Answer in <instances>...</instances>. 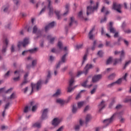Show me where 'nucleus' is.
<instances>
[{"instance_id": "774afa93", "label": "nucleus", "mask_w": 131, "mask_h": 131, "mask_svg": "<svg viewBox=\"0 0 131 131\" xmlns=\"http://www.w3.org/2000/svg\"><path fill=\"white\" fill-rule=\"evenodd\" d=\"M121 52L120 51H115L114 52V54L115 55H118L119 54H120Z\"/></svg>"}, {"instance_id": "a211bd4d", "label": "nucleus", "mask_w": 131, "mask_h": 131, "mask_svg": "<svg viewBox=\"0 0 131 131\" xmlns=\"http://www.w3.org/2000/svg\"><path fill=\"white\" fill-rule=\"evenodd\" d=\"M29 74V73H26L24 76V80L23 82L20 84V86H23V85H25L26 83L28 82V81L27 80V77H28V75Z\"/></svg>"}, {"instance_id": "a878e982", "label": "nucleus", "mask_w": 131, "mask_h": 131, "mask_svg": "<svg viewBox=\"0 0 131 131\" xmlns=\"http://www.w3.org/2000/svg\"><path fill=\"white\" fill-rule=\"evenodd\" d=\"M91 119H92V116L90 114L87 115L85 118L86 124H88V122H89Z\"/></svg>"}, {"instance_id": "49530a36", "label": "nucleus", "mask_w": 131, "mask_h": 131, "mask_svg": "<svg viewBox=\"0 0 131 131\" xmlns=\"http://www.w3.org/2000/svg\"><path fill=\"white\" fill-rule=\"evenodd\" d=\"M74 22V17H71V22L69 24L70 26H71Z\"/></svg>"}, {"instance_id": "393cba45", "label": "nucleus", "mask_w": 131, "mask_h": 131, "mask_svg": "<svg viewBox=\"0 0 131 131\" xmlns=\"http://www.w3.org/2000/svg\"><path fill=\"white\" fill-rule=\"evenodd\" d=\"M94 30H95V27H93L92 28V29L89 32V36L90 39H93V32Z\"/></svg>"}, {"instance_id": "a18cd8bd", "label": "nucleus", "mask_w": 131, "mask_h": 131, "mask_svg": "<svg viewBox=\"0 0 131 131\" xmlns=\"http://www.w3.org/2000/svg\"><path fill=\"white\" fill-rule=\"evenodd\" d=\"M104 54V53H103V51H98L97 55L98 56H99L100 57H103V54Z\"/></svg>"}, {"instance_id": "c85d7f7f", "label": "nucleus", "mask_w": 131, "mask_h": 131, "mask_svg": "<svg viewBox=\"0 0 131 131\" xmlns=\"http://www.w3.org/2000/svg\"><path fill=\"white\" fill-rule=\"evenodd\" d=\"M61 94V90L58 89L56 91V93L53 94V97H58V96H59V95Z\"/></svg>"}, {"instance_id": "7c9ffc66", "label": "nucleus", "mask_w": 131, "mask_h": 131, "mask_svg": "<svg viewBox=\"0 0 131 131\" xmlns=\"http://www.w3.org/2000/svg\"><path fill=\"white\" fill-rule=\"evenodd\" d=\"M57 46L60 51H62V50H63V44L62 43V42L59 41Z\"/></svg>"}, {"instance_id": "de8ad7c7", "label": "nucleus", "mask_w": 131, "mask_h": 131, "mask_svg": "<svg viewBox=\"0 0 131 131\" xmlns=\"http://www.w3.org/2000/svg\"><path fill=\"white\" fill-rule=\"evenodd\" d=\"M124 32H125V33H127V34H129V33H131V30L130 29L124 30Z\"/></svg>"}, {"instance_id": "3c124183", "label": "nucleus", "mask_w": 131, "mask_h": 131, "mask_svg": "<svg viewBox=\"0 0 131 131\" xmlns=\"http://www.w3.org/2000/svg\"><path fill=\"white\" fill-rule=\"evenodd\" d=\"M13 2L16 6H19V3H20V1H19L18 0H13Z\"/></svg>"}, {"instance_id": "f03ea898", "label": "nucleus", "mask_w": 131, "mask_h": 131, "mask_svg": "<svg viewBox=\"0 0 131 131\" xmlns=\"http://www.w3.org/2000/svg\"><path fill=\"white\" fill-rule=\"evenodd\" d=\"M41 84H42V80L41 79H40L36 84H31L32 86V92L30 93V95L32 94V92H33L34 90H36V91H38L40 89H41Z\"/></svg>"}, {"instance_id": "aec40b11", "label": "nucleus", "mask_w": 131, "mask_h": 131, "mask_svg": "<svg viewBox=\"0 0 131 131\" xmlns=\"http://www.w3.org/2000/svg\"><path fill=\"white\" fill-rule=\"evenodd\" d=\"M104 108H105V101H102L101 103L98 105L99 112H101V111H102Z\"/></svg>"}, {"instance_id": "864d4df0", "label": "nucleus", "mask_w": 131, "mask_h": 131, "mask_svg": "<svg viewBox=\"0 0 131 131\" xmlns=\"http://www.w3.org/2000/svg\"><path fill=\"white\" fill-rule=\"evenodd\" d=\"M96 45H97V41H94L93 43V47L92 48V51L95 50V47H96Z\"/></svg>"}, {"instance_id": "b1692460", "label": "nucleus", "mask_w": 131, "mask_h": 131, "mask_svg": "<svg viewBox=\"0 0 131 131\" xmlns=\"http://www.w3.org/2000/svg\"><path fill=\"white\" fill-rule=\"evenodd\" d=\"M50 78H51V71H48V75H47V77L46 78V80L45 82V84H47V83H48V82H49V80H50Z\"/></svg>"}, {"instance_id": "dca6fc26", "label": "nucleus", "mask_w": 131, "mask_h": 131, "mask_svg": "<svg viewBox=\"0 0 131 131\" xmlns=\"http://www.w3.org/2000/svg\"><path fill=\"white\" fill-rule=\"evenodd\" d=\"M102 78V75H97L94 76L92 78V82H97L100 80Z\"/></svg>"}, {"instance_id": "ddd939ff", "label": "nucleus", "mask_w": 131, "mask_h": 131, "mask_svg": "<svg viewBox=\"0 0 131 131\" xmlns=\"http://www.w3.org/2000/svg\"><path fill=\"white\" fill-rule=\"evenodd\" d=\"M22 72H23V71L21 70V71H15L14 72V74H17V77L14 78H13V80H14V81H18V80H19V78H20V75L21 74V73H22Z\"/></svg>"}, {"instance_id": "c756f323", "label": "nucleus", "mask_w": 131, "mask_h": 131, "mask_svg": "<svg viewBox=\"0 0 131 131\" xmlns=\"http://www.w3.org/2000/svg\"><path fill=\"white\" fill-rule=\"evenodd\" d=\"M83 105H84V102H83V101H80V102H78V103H77L78 108L80 109V108H81V107H82V106H83Z\"/></svg>"}, {"instance_id": "4be33fe9", "label": "nucleus", "mask_w": 131, "mask_h": 131, "mask_svg": "<svg viewBox=\"0 0 131 131\" xmlns=\"http://www.w3.org/2000/svg\"><path fill=\"white\" fill-rule=\"evenodd\" d=\"M60 123V119L58 118H54L52 121V125L54 126H57V125Z\"/></svg>"}, {"instance_id": "6e6552de", "label": "nucleus", "mask_w": 131, "mask_h": 131, "mask_svg": "<svg viewBox=\"0 0 131 131\" xmlns=\"http://www.w3.org/2000/svg\"><path fill=\"white\" fill-rule=\"evenodd\" d=\"M67 53H66L62 57H61V61H59L58 64H56L55 68L56 70L58 69V68H60V66L62 63H65L66 61V56H67Z\"/></svg>"}, {"instance_id": "20e7f679", "label": "nucleus", "mask_w": 131, "mask_h": 131, "mask_svg": "<svg viewBox=\"0 0 131 131\" xmlns=\"http://www.w3.org/2000/svg\"><path fill=\"white\" fill-rule=\"evenodd\" d=\"M93 65L92 64H87L85 68H84V70L85 71L84 72H78L77 74V76L78 77L79 76H80V75H81V74H82V73H84L85 75H86V74H88V72H89V69H92V68H93Z\"/></svg>"}, {"instance_id": "f257e3e1", "label": "nucleus", "mask_w": 131, "mask_h": 131, "mask_svg": "<svg viewBox=\"0 0 131 131\" xmlns=\"http://www.w3.org/2000/svg\"><path fill=\"white\" fill-rule=\"evenodd\" d=\"M123 114V112H121L120 113H115V114H113V115L111 117L110 119H107L106 120H104L103 121V123L106 125V126L109 125L112 121H113V120L114 119L115 117H119L121 116Z\"/></svg>"}, {"instance_id": "f704fd0d", "label": "nucleus", "mask_w": 131, "mask_h": 131, "mask_svg": "<svg viewBox=\"0 0 131 131\" xmlns=\"http://www.w3.org/2000/svg\"><path fill=\"white\" fill-rule=\"evenodd\" d=\"M131 63V60H129L127 61H126L124 66V67L123 68V69H125V68H126V67H127V66L130 64Z\"/></svg>"}, {"instance_id": "5701e85b", "label": "nucleus", "mask_w": 131, "mask_h": 131, "mask_svg": "<svg viewBox=\"0 0 131 131\" xmlns=\"http://www.w3.org/2000/svg\"><path fill=\"white\" fill-rule=\"evenodd\" d=\"M42 6H43L44 7L40 11L39 15H41V14H43V13H45V12H46V10H47V5H46V3L43 2L42 3Z\"/></svg>"}, {"instance_id": "5fc2aeb1", "label": "nucleus", "mask_w": 131, "mask_h": 131, "mask_svg": "<svg viewBox=\"0 0 131 131\" xmlns=\"http://www.w3.org/2000/svg\"><path fill=\"white\" fill-rule=\"evenodd\" d=\"M36 65V60H33L32 62V67H34Z\"/></svg>"}, {"instance_id": "423d86ee", "label": "nucleus", "mask_w": 131, "mask_h": 131, "mask_svg": "<svg viewBox=\"0 0 131 131\" xmlns=\"http://www.w3.org/2000/svg\"><path fill=\"white\" fill-rule=\"evenodd\" d=\"M120 59H116L115 60V62H114V65H116L117 63H121L122 61V58H124V55H125V53L124 52V50H122L120 52Z\"/></svg>"}, {"instance_id": "cd10ccee", "label": "nucleus", "mask_w": 131, "mask_h": 131, "mask_svg": "<svg viewBox=\"0 0 131 131\" xmlns=\"http://www.w3.org/2000/svg\"><path fill=\"white\" fill-rule=\"evenodd\" d=\"M51 37H52V36L49 35L48 36V39H50V43H53L55 39H56V38L55 37L51 38Z\"/></svg>"}, {"instance_id": "2f4dec72", "label": "nucleus", "mask_w": 131, "mask_h": 131, "mask_svg": "<svg viewBox=\"0 0 131 131\" xmlns=\"http://www.w3.org/2000/svg\"><path fill=\"white\" fill-rule=\"evenodd\" d=\"M127 75H128L127 73H126L125 74V75H124L122 78H119V79H121V82H122V80H123V79H124V80H125V81H126L127 80L126 79V77H127Z\"/></svg>"}, {"instance_id": "412c9836", "label": "nucleus", "mask_w": 131, "mask_h": 131, "mask_svg": "<svg viewBox=\"0 0 131 131\" xmlns=\"http://www.w3.org/2000/svg\"><path fill=\"white\" fill-rule=\"evenodd\" d=\"M89 81L88 80H86L85 81H84L82 84L81 86H83V88H88V89H90V88H92L93 86V84H90V85H86V83H88V82Z\"/></svg>"}, {"instance_id": "603ef678", "label": "nucleus", "mask_w": 131, "mask_h": 131, "mask_svg": "<svg viewBox=\"0 0 131 131\" xmlns=\"http://www.w3.org/2000/svg\"><path fill=\"white\" fill-rule=\"evenodd\" d=\"M76 49L79 50V49H82V44H80L76 46Z\"/></svg>"}, {"instance_id": "4468645a", "label": "nucleus", "mask_w": 131, "mask_h": 131, "mask_svg": "<svg viewBox=\"0 0 131 131\" xmlns=\"http://www.w3.org/2000/svg\"><path fill=\"white\" fill-rule=\"evenodd\" d=\"M8 42H9V40H8V39H5L4 40H3V43H4V46H3V48L2 49V53H6V51H7V47H8Z\"/></svg>"}, {"instance_id": "9d476101", "label": "nucleus", "mask_w": 131, "mask_h": 131, "mask_svg": "<svg viewBox=\"0 0 131 131\" xmlns=\"http://www.w3.org/2000/svg\"><path fill=\"white\" fill-rule=\"evenodd\" d=\"M113 10H115L118 12V13H121V10L120 9H121V5L120 4H118L116 3H115L113 4Z\"/></svg>"}, {"instance_id": "8fccbe9b", "label": "nucleus", "mask_w": 131, "mask_h": 131, "mask_svg": "<svg viewBox=\"0 0 131 131\" xmlns=\"http://www.w3.org/2000/svg\"><path fill=\"white\" fill-rule=\"evenodd\" d=\"M124 43L127 46V47H128V45H129V42H128V41L125 40V39H123Z\"/></svg>"}, {"instance_id": "39448f33", "label": "nucleus", "mask_w": 131, "mask_h": 131, "mask_svg": "<svg viewBox=\"0 0 131 131\" xmlns=\"http://www.w3.org/2000/svg\"><path fill=\"white\" fill-rule=\"evenodd\" d=\"M98 6H99V3H96V6L95 7H92V6H88L87 7V16H89L90 14H92V13H94V11L95 10H97L98 9Z\"/></svg>"}, {"instance_id": "69168bd1", "label": "nucleus", "mask_w": 131, "mask_h": 131, "mask_svg": "<svg viewBox=\"0 0 131 131\" xmlns=\"http://www.w3.org/2000/svg\"><path fill=\"white\" fill-rule=\"evenodd\" d=\"M80 127V125H76L75 126V129L76 130L79 129Z\"/></svg>"}, {"instance_id": "6e6d98bb", "label": "nucleus", "mask_w": 131, "mask_h": 131, "mask_svg": "<svg viewBox=\"0 0 131 131\" xmlns=\"http://www.w3.org/2000/svg\"><path fill=\"white\" fill-rule=\"evenodd\" d=\"M37 108V106H36V105L33 106V107L32 108V111H33V112H34V111H35V110H36Z\"/></svg>"}, {"instance_id": "473e14b6", "label": "nucleus", "mask_w": 131, "mask_h": 131, "mask_svg": "<svg viewBox=\"0 0 131 131\" xmlns=\"http://www.w3.org/2000/svg\"><path fill=\"white\" fill-rule=\"evenodd\" d=\"M98 88V85H95L93 89L91 91V95H93L96 93V91H97V88Z\"/></svg>"}, {"instance_id": "58836bf2", "label": "nucleus", "mask_w": 131, "mask_h": 131, "mask_svg": "<svg viewBox=\"0 0 131 131\" xmlns=\"http://www.w3.org/2000/svg\"><path fill=\"white\" fill-rule=\"evenodd\" d=\"M112 62V57H110L106 61V65H109V64Z\"/></svg>"}, {"instance_id": "37998d69", "label": "nucleus", "mask_w": 131, "mask_h": 131, "mask_svg": "<svg viewBox=\"0 0 131 131\" xmlns=\"http://www.w3.org/2000/svg\"><path fill=\"white\" fill-rule=\"evenodd\" d=\"M36 51H37V48H35L34 49L29 50V52H30V53H35Z\"/></svg>"}, {"instance_id": "e2e57ef3", "label": "nucleus", "mask_w": 131, "mask_h": 131, "mask_svg": "<svg viewBox=\"0 0 131 131\" xmlns=\"http://www.w3.org/2000/svg\"><path fill=\"white\" fill-rule=\"evenodd\" d=\"M121 107H122V106L120 104H118V105H117L116 106V109H120V108H121Z\"/></svg>"}, {"instance_id": "052dcab7", "label": "nucleus", "mask_w": 131, "mask_h": 131, "mask_svg": "<svg viewBox=\"0 0 131 131\" xmlns=\"http://www.w3.org/2000/svg\"><path fill=\"white\" fill-rule=\"evenodd\" d=\"M5 90H6V88H5L0 89V93H5Z\"/></svg>"}, {"instance_id": "6ab92c4d", "label": "nucleus", "mask_w": 131, "mask_h": 131, "mask_svg": "<svg viewBox=\"0 0 131 131\" xmlns=\"http://www.w3.org/2000/svg\"><path fill=\"white\" fill-rule=\"evenodd\" d=\"M55 26V22L53 21L50 23L48 26L45 27V31H48L49 29H51V28H53Z\"/></svg>"}, {"instance_id": "0e129e2a", "label": "nucleus", "mask_w": 131, "mask_h": 131, "mask_svg": "<svg viewBox=\"0 0 131 131\" xmlns=\"http://www.w3.org/2000/svg\"><path fill=\"white\" fill-rule=\"evenodd\" d=\"M10 75V71H8L6 74L5 75V77H8Z\"/></svg>"}, {"instance_id": "f8f14e48", "label": "nucleus", "mask_w": 131, "mask_h": 131, "mask_svg": "<svg viewBox=\"0 0 131 131\" xmlns=\"http://www.w3.org/2000/svg\"><path fill=\"white\" fill-rule=\"evenodd\" d=\"M33 33H37V37H39V36L41 35V31L37 28L36 26H34L33 28Z\"/></svg>"}, {"instance_id": "e433bc0d", "label": "nucleus", "mask_w": 131, "mask_h": 131, "mask_svg": "<svg viewBox=\"0 0 131 131\" xmlns=\"http://www.w3.org/2000/svg\"><path fill=\"white\" fill-rule=\"evenodd\" d=\"M110 31L111 33H115L116 30L113 27H110Z\"/></svg>"}, {"instance_id": "0eeeda50", "label": "nucleus", "mask_w": 131, "mask_h": 131, "mask_svg": "<svg viewBox=\"0 0 131 131\" xmlns=\"http://www.w3.org/2000/svg\"><path fill=\"white\" fill-rule=\"evenodd\" d=\"M48 9L49 10V16H50V17H52V16L54 15V8H53V6L51 5L52 2L51 0H48Z\"/></svg>"}, {"instance_id": "c03bdc74", "label": "nucleus", "mask_w": 131, "mask_h": 131, "mask_svg": "<svg viewBox=\"0 0 131 131\" xmlns=\"http://www.w3.org/2000/svg\"><path fill=\"white\" fill-rule=\"evenodd\" d=\"M124 102L125 103H127V102H131V96L129 97L128 98H126Z\"/></svg>"}, {"instance_id": "13d9d810", "label": "nucleus", "mask_w": 131, "mask_h": 131, "mask_svg": "<svg viewBox=\"0 0 131 131\" xmlns=\"http://www.w3.org/2000/svg\"><path fill=\"white\" fill-rule=\"evenodd\" d=\"M24 112L25 113H27V112H28V106H26L25 107Z\"/></svg>"}, {"instance_id": "1a4fd4ad", "label": "nucleus", "mask_w": 131, "mask_h": 131, "mask_svg": "<svg viewBox=\"0 0 131 131\" xmlns=\"http://www.w3.org/2000/svg\"><path fill=\"white\" fill-rule=\"evenodd\" d=\"M48 112H49V109L48 108H45L42 110V115L41 117L42 120H45V119H47L48 118Z\"/></svg>"}, {"instance_id": "f3484780", "label": "nucleus", "mask_w": 131, "mask_h": 131, "mask_svg": "<svg viewBox=\"0 0 131 131\" xmlns=\"http://www.w3.org/2000/svg\"><path fill=\"white\" fill-rule=\"evenodd\" d=\"M56 103L60 104L61 106H63V105H65V104H67V103H68V101L64 100L63 99L59 98L56 100Z\"/></svg>"}, {"instance_id": "79ce46f5", "label": "nucleus", "mask_w": 131, "mask_h": 131, "mask_svg": "<svg viewBox=\"0 0 131 131\" xmlns=\"http://www.w3.org/2000/svg\"><path fill=\"white\" fill-rule=\"evenodd\" d=\"M76 111H77V107L74 106V105L73 106L72 108V112L73 113H76Z\"/></svg>"}, {"instance_id": "338daca9", "label": "nucleus", "mask_w": 131, "mask_h": 131, "mask_svg": "<svg viewBox=\"0 0 131 131\" xmlns=\"http://www.w3.org/2000/svg\"><path fill=\"white\" fill-rule=\"evenodd\" d=\"M115 33V34L114 35V37H118V32H115V33Z\"/></svg>"}, {"instance_id": "bf43d9fd", "label": "nucleus", "mask_w": 131, "mask_h": 131, "mask_svg": "<svg viewBox=\"0 0 131 131\" xmlns=\"http://www.w3.org/2000/svg\"><path fill=\"white\" fill-rule=\"evenodd\" d=\"M9 106H10V103H8L7 104H6L5 107V110H7V109L9 108Z\"/></svg>"}, {"instance_id": "a19ab883", "label": "nucleus", "mask_w": 131, "mask_h": 131, "mask_svg": "<svg viewBox=\"0 0 131 131\" xmlns=\"http://www.w3.org/2000/svg\"><path fill=\"white\" fill-rule=\"evenodd\" d=\"M55 13L57 17V19H60V11H55Z\"/></svg>"}, {"instance_id": "7ed1b4c3", "label": "nucleus", "mask_w": 131, "mask_h": 131, "mask_svg": "<svg viewBox=\"0 0 131 131\" xmlns=\"http://www.w3.org/2000/svg\"><path fill=\"white\" fill-rule=\"evenodd\" d=\"M73 83H74V78L72 77L69 81V86L68 88V92L69 93H71V92H72V91H74L75 88L77 86L76 85L72 88Z\"/></svg>"}, {"instance_id": "09e8293b", "label": "nucleus", "mask_w": 131, "mask_h": 131, "mask_svg": "<svg viewBox=\"0 0 131 131\" xmlns=\"http://www.w3.org/2000/svg\"><path fill=\"white\" fill-rule=\"evenodd\" d=\"M106 47H111V48H112V46H111V43L110 41H106Z\"/></svg>"}, {"instance_id": "ea45409f", "label": "nucleus", "mask_w": 131, "mask_h": 131, "mask_svg": "<svg viewBox=\"0 0 131 131\" xmlns=\"http://www.w3.org/2000/svg\"><path fill=\"white\" fill-rule=\"evenodd\" d=\"M115 73H113L111 75H110L109 76H108V79H114V78L115 77Z\"/></svg>"}, {"instance_id": "680f3d73", "label": "nucleus", "mask_w": 131, "mask_h": 131, "mask_svg": "<svg viewBox=\"0 0 131 131\" xmlns=\"http://www.w3.org/2000/svg\"><path fill=\"white\" fill-rule=\"evenodd\" d=\"M89 109H90V106H89V105H87V106L85 107V108H84V112H85L86 111H88V110H89Z\"/></svg>"}, {"instance_id": "bb28decb", "label": "nucleus", "mask_w": 131, "mask_h": 131, "mask_svg": "<svg viewBox=\"0 0 131 131\" xmlns=\"http://www.w3.org/2000/svg\"><path fill=\"white\" fill-rule=\"evenodd\" d=\"M16 93H12L9 97L8 98V100H14V99H16Z\"/></svg>"}, {"instance_id": "2eb2a0df", "label": "nucleus", "mask_w": 131, "mask_h": 131, "mask_svg": "<svg viewBox=\"0 0 131 131\" xmlns=\"http://www.w3.org/2000/svg\"><path fill=\"white\" fill-rule=\"evenodd\" d=\"M121 84V79H118L116 81L111 83L107 85L108 88H112V86H114L116 84Z\"/></svg>"}, {"instance_id": "4c0bfd02", "label": "nucleus", "mask_w": 131, "mask_h": 131, "mask_svg": "<svg viewBox=\"0 0 131 131\" xmlns=\"http://www.w3.org/2000/svg\"><path fill=\"white\" fill-rule=\"evenodd\" d=\"M33 126H34V127H37V128H40V126H41V124L40 123H35V124H34L33 125Z\"/></svg>"}, {"instance_id": "c9c22d12", "label": "nucleus", "mask_w": 131, "mask_h": 131, "mask_svg": "<svg viewBox=\"0 0 131 131\" xmlns=\"http://www.w3.org/2000/svg\"><path fill=\"white\" fill-rule=\"evenodd\" d=\"M86 58H88V52H86L83 57V61H82V65H83V64L84 63V61H86Z\"/></svg>"}, {"instance_id": "72a5a7b5", "label": "nucleus", "mask_w": 131, "mask_h": 131, "mask_svg": "<svg viewBox=\"0 0 131 131\" xmlns=\"http://www.w3.org/2000/svg\"><path fill=\"white\" fill-rule=\"evenodd\" d=\"M69 6H70L69 4H67L66 5V9L67 12H64L63 14V16H66V15H67V14H68V9H69Z\"/></svg>"}, {"instance_id": "9b49d317", "label": "nucleus", "mask_w": 131, "mask_h": 131, "mask_svg": "<svg viewBox=\"0 0 131 131\" xmlns=\"http://www.w3.org/2000/svg\"><path fill=\"white\" fill-rule=\"evenodd\" d=\"M29 42V40L28 38H25L23 42H19L18 44L17 45L18 48H20V47H21V46H23V47H24V48H25V47L26 46V45H28V43Z\"/></svg>"}, {"instance_id": "4d7b16f0", "label": "nucleus", "mask_w": 131, "mask_h": 131, "mask_svg": "<svg viewBox=\"0 0 131 131\" xmlns=\"http://www.w3.org/2000/svg\"><path fill=\"white\" fill-rule=\"evenodd\" d=\"M78 17L80 18H82V11H81L78 13Z\"/></svg>"}]
</instances>
